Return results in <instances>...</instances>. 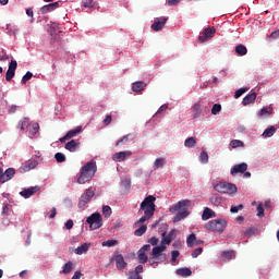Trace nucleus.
Here are the masks:
<instances>
[{
  "label": "nucleus",
  "mask_w": 279,
  "mask_h": 279,
  "mask_svg": "<svg viewBox=\"0 0 279 279\" xmlns=\"http://www.w3.org/2000/svg\"><path fill=\"white\" fill-rule=\"evenodd\" d=\"M156 197L153 195H148L142 203H141V211H144V216L140 218L138 221L134 223L135 227L148 221L155 214L156 210Z\"/></svg>",
  "instance_id": "1"
},
{
  "label": "nucleus",
  "mask_w": 279,
  "mask_h": 279,
  "mask_svg": "<svg viewBox=\"0 0 279 279\" xmlns=\"http://www.w3.org/2000/svg\"><path fill=\"white\" fill-rule=\"evenodd\" d=\"M191 207V201L184 199V201H179L177 204L170 207V213L174 214L178 211V214L173 217V223H178L190 215L187 211V208Z\"/></svg>",
  "instance_id": "2"
},
{
  "label": "nucleus",
  "mask_w": 279,
  "mask_h": 279,
  "mask_svg": "<svg viewBox=\"0 0 279 279\" xmlns=\"http://www.w3.org/2000/svg\"><path fill=\"white\" fill-rule=\"evenodd\" d=\"M97 171V165L95 160H90L84 165L80 170V177L77 179L78 184H85L94 179Z\"/></svg>",
  "instance_id": "3"
},
{
  "label": "nucleus",
  "mask_w": 279,
  "mask_h": 279,
  "mask_svg": "<svg viewBox=\"0 0 279 279\" xmlns=\"http://www.w3.org/2000/svg\"><path fill=\"white\" fill-rule=\"evenodd\" d=\"M167 250V246L161 244L155 246L149 257V265L155 266L157 264L163 263L167 260V255L163 252Z\"/></svg>",
  "instance_id": "4"
},
{
  "label": "nucleus",
  "mask_w": 279,
  "mask_h": 279,
  "mask_svg": "<svg viewBox=\"0 0 279 279\" xmlns=\"http://www.w3.org/2000/svg\"><path fill=\"white\" fill-rule=\"evenodd\" d=\"M206 230L211 231V232H219L222 233L225 232L227 228V220L226 219H214L208 221L205 225Z\"/></svg>",
  "instance_id": "5"
},
{
  "label": "nucleus",
  "mask_w": 279,
  "mask_h": 279,
  "mask_svg": "<svg viewBox=\"0 0 279 279\" xmlns=\"http://www.w3.org/2000/svg\"><path fill=\"white\" fill-rule=\"evenodd\" d=\"M215 191L220 194L233 195L236 193V186L232 183L220 182L215 185Z\"/></svg>",
  "instance_id": "6"
},
{
  "label": "nucleus",
  "mask_w": 279,
  "mask_h": 279,
  "mask_svg": "<svg viewBox=\"0 0 279 279\" xmlns=\"http://www.w3.org/2000/svg\"><path fill=\"white\" fill-rule=\"evenodd\" d=\"M86 223L89 225V230H97L102 227V216L99 213H95L87 217Z\"/></svg>",
  "instance_id": "7"
},
{
  "label": "nucleus",
  "mask_w": 279,
  "mask_h": 279,
  "mask_svg": "<svg viewBox=\"0 0 279 279\" xmlns=\"http://www.w3.org/2000/svg\"><path fill=\"white\" fill-rule=\"evenodd\" d=\"M94 195H95V192L93 187L86 189L84 194H82L78 201V209L84 210L86 208V205L89 204V202L94 197Z\"/></svg>",
  "instance_id": "8"
},
{
  "label": "nucleus",
  "mask_w": 279,
  "mask_h": 279,
  "mask_svg": "<svg viewBox=\"0 0 279 279\" xmlns=\"http://www.w3.org/2000/svg\"><path fill=\"white\" fill-rule=\"evenodd\" d=\"M39 162L36 159H28L22 166L20 167L19 171L20 173H26L34 169L35 167H38Z\"/></svg>",
  "instance_id": "9"
},
{
  "label": "nucleus",
  "mask_w": 279,
  "mask_h": 279,
  "mask_svg": "<svg viewBox=\"0 0 279 279\" xmlns=\"http://www.w3.org/2000/svg\"><path fill=\"white\" fill-rule=\"evenodd\" d=\"M167 22H168V17L166 16L157 17L154 24L150 25V28H153L155 32H159L165 28Z\"/></svg>",
  "instance_id": "10"
},
{
  "label": "nucleus",
  "mask_w": 279,
  "mask_h": 279,
  "mask_svg": "<svg viewBox=\"0 0 279 279\" xmlns=\"http://www.w3.org/2000/svg\"><path fill=\"white\" fill-rule=\"evenodd\" d=\"M81 132L82 126H77L76 129L68 131V133L63 137L59 138V142L63 144L65 143V141H69L70 138H74L75 136H77Z\"/></svg>",
  "instance_id": "11"
},
{
  "label": "nucleus",
  "mask_w": 279,
  "mask_h": 279,
  "mask_svg": "<svg viewBox=\"0 0 279 279\" xmlns=\"http://www.w3.org/2000/svg\"><path fill=\"white\" fill-rule=\"evenodd\" d=\"M177 234H178V229H171V231L169 232L168 235H166V232H163L161 244L163 246L165 245H170V243L172 242V240L175 238Z\"/></svg>",
  "instance_id": "12"
},
{
  "label": "nucleus",
  "mask_w": 279,
  "mask_h": 279,
  "mask_svg": "<svg viewBox=\"0 0 279 279\" xmlns=\"http://www.w3.org/2000/svg\"><path fill=\"white\" fill-rule=\"evenodd\" d=\"M215 34H216V28L209 27L204 31L203 35H201L198 39L201 43H205L208 39L214 38Z\"/></svg>",
  "instance_id": "13"
},
{
  "label": "nucleus",
  "mask_w": 279,
  "mask_h": 279,
  "mask_svg": "<svg viewBox=\"0 0 279 279\" xmlns=\"http://www.w3.org/2000/svg\"><path fill=\"white\" fill-rule=\"evenodd\" d=\"M39 191H40V186H32L21 191L20 195L23 196L24 198H29L31 196L35 195Z\"/></svg>",
  "instance_id": "14"
},
{
  "label": "nucleus",
  "mask_w": 279,
  "mask_h": 279,
  "mask_svg": "<svg viewBox=\"0 0 279 279\" xmlns=\"http://www.w3.org/2000/svg\"><path fill=\"white\" fill-rule=\"evenodd\" d=\"M133 155L132 150L119 151L116 153L112 157L113 161L123 162L126 157H131Z\"/></svg>",
  "instance_id": "15"
},
{
  "label": "nucleus",
  "mask_w": 279,
  "mask_h": 279,
  "mask_svg": "<svg viewBox=\"0 0 279 279\" xmlns=\"http://www.w3.org/2000/svg\"><path fill=\"white\" fill-rule=\"evenodd\" d=\"M247 170V163L246 162H241L239 165H234L231 169V174L234 177L235 174L239 173H245Z\"/></svg>",
  "instance_id": "16"
},
{
  "label": "nucleus",
  "mask_w": 279,
  "mask_h": 279,
  "mask_svg": "<svg viewBox=\"0 0 279 279\" xmlns=\"http://www.w3.org/2000/svg\"><path fill=\"white\" fill-rule=\"evenodd\" d=\"M60 8V3L59 2H52L46 5H43L40 8V13L41 14H47L49 12H53L54 10H58Z\"/></svg>",
  "instance_id": "17"
},
{
  "label": "nucleus",
  "mask_w": 279,
  "mask_h": 279,
  "mask_svg": "<svg viewBox=\"0 0 279 279\" xmlns=\"http://www.w3.org/2000/svg\"><path fill=\"white\" fill-rule=\"evenodd\" d=\"M113 259H114V262H116V267H117V269H119V270H122V269H124V268L128 266V264H126V262L124 260V257H123L122 254L116 255V256L113 257Z\"/></svg>",
  "instance_id": "18"
},
{
  "label": "nucleus",
  "mask_w": 279,
  "mask_h": 279,
  "mask_svg": "<svg viewBox=\"0 0 279 279\" xmlns=\"http://www.w3.org/2000/svg\"><path fill=\"white\" fill-rule=\"evenodd\" d=\"M135 136L134 134L130 133L124 135L122 138H119L116 143V146H120V145H126L129 142L134 141Z\"/></svg>",
  "instance_id": "19"
},
{
  "label": "nucleus",
  "mask_w": 279,
  "mask_h": 279,
  "mask_svg": "<svg viewBox=\"0 0 279 279\" xmlns=\"http://www.w3.org/2000/svg\"><path fill=\"white\" fill-rule=\"evenodd\" d=\"M215 217H216V213L213 209H210L209 207H205V209L203 211V216H202L203 221H207Z\"/></svg>",
  "instance_id": "20"
},
{
  "label": "nucleus",
  "mask_w": 279,
  "mask_h": 279,
  "mask_svg": "<svg viewBox=\"0 0 279 279\" xmlns=\"http://www.w3.org/2000/svg\"><path fill=\"white\" fill-rule=\"evenodd\" d=\"M15 175V169L14 168H9L3 172V182H10Z\"/></svg>",
  "instance_id": "21"
},
{
  "label": "nucleus",
  "mask_w": 279,
  "mask_h": 279,
  "mask_svg": "<svg viewBox=\"0 0 279 279\" xmlns=\"http://www.w3.org/2000/svg\"><path fill=\"white\" fill-rule=\"evenodd\" d=\"M256 98H257V94H256V93H251V94H248V95L244 98V100H242V105L247 106V105H250V104H254L255 100H256Z\"/></svg>",
  "instance_id": "22"
},
{
  "label": "nucleus",
  "mask_w": 279,
  "mask_h": 279,
  "mask_svg": "<svg viewBox=\"0 0 279 279\" xmlns=\"http://www.w3.org/2000/svg\"><path fill=\"white\" fill-rule=\"evenodd\" d=\"M147 86V84H145L144 82H134L132 84V90L134 93H140L142 90H144V88Z\"/></svg>",
  "instance_id": "23"
},
{
  "label": "nucleus",
  "mask_w": 279,
  "mask_h": 279,
  "mask_svg": "<svg viewBox=\"0 0 279 279\" xmlns=\"http://www.w3.org/2000/svg\"><path fill=\"white\" fill-rule=\"evenodd\" d=\"M78 145H80V144L76 143L75 140H72L71 142H69V143L65 144V149H66L68 151L74 153V151H76V149L78 148Z\"/></svg>",
  "instance_id": "24"
},
{
  "label": "nucleus",
  "mask_w": 279,
  "mask_h": 279,
  "mask_svg": "<svg viewBox=\"0 0 279 279\" xmlns=\"http://www.w3.org/2000/svg\"><path fill=\"white\" fill-rule=\"evenodd\" d=\"M90 247V244H83V245H80L77 246L76 251H74V253H76L77 255H82V254H86L88 252Z\"/></svg>",
  "instance_id": "25"
},
{
  "label": "nucleus",
  "mask_w": 279,
  "mask_h": 279,
  "mask_svg": "<svg viewBox=\"0 0 279 279\" xmlns=\"http://www.w3.org/2000/svg\"><path fill=\"white\" fill-rule=\"evenodd\" d=\"M73 269H74V263L73 262H68L63 266V270L61 271V274L69 275L73 271Z\"/></svg>",
  "instance_id": "26"
},
{
  "label": "nucleus",
  "mask_w": 279,
  "mask_h": 279,
  "mask_svg": "<svg viewBox=\"0 0 279 279\" xmlns=\"http://www.w3.org/2000/svg\"><path fill=\"white\" fill-rule=\"evenodd\" d=\"M175 274L180 277H190L193 275V271H191L189 268H179L177 269Z\"/></svg>",
  "instance_id": "27"
},
{
  "label": "nucleus",
  "mask_w": 279,
  "mask_h": 279,
  "mask_svg": "<svg viewBox=\"0 0 279 279\" xmlns=\"http://www.w3.org/2000/svg\"><path fill=\"white\" fill-rule=\"evenodd\" d=\"M276 133V128L275 126H269L267 128L264 133H263V137L264 138H271Z\"/></svg>",
  "instance_id": "28"
},
{
  "label": "nucleus",
  "mask_w": 279,
  "mask_h": 279,
  "mask_svg": "<svg viewBox=\"0 0 279 279\" xmlns=\"http://www.w3.org/2000/svg\"><path fill=\"white\" fill-rule=\"evenodd\" d=\"M235 53H238L240 57H243L247 53L246 46H243V44H239V46L235 47Z\"/></svg>",
  "instance_id": "29"
},
{
  "label": "nucleus",
  "mask_w": 279,
  "mask_h": 279,
  "mask_svg": "<svg viewBox=\"0 0 279 279\" xmlns=\"http://www.w3.org/2000/svg\"><path fill=\"white\" fill-rule=\"evenodd\" d=\"M28 126H29L28 118H24L17 124V129H20L21 131H25Z\"/></svg>",
  "instance_id": "30"
},
{
  "label": "nucleus",
  "mask_w": 279,
  "mask_h": 279,
  "mask_svg": "<svg viewBox=\"0 0 279 279\" xmlns=\"http://www.w3.org/2000/svg\"><path fill=\"white\" fill-rule=\"evenodd\" d=\"M147 230H148V227H147V226H145V225H143V226H141V228H140V229H135V231H134V235H135V236H137V238H141V236H143V235H144V233H146V232H147Z\"/></svg>",
  "instance_id": "31"
},
{
  "label": "nucleus",
  "mask_w": 279,
  "mask_h": 279,
  "mask_svg": "<svg viewBox=\"0 0 279 279\" xmlns=\"http://www.w3.org/2000/svg\"><path fill=\"white\" fill-rule=\"evenodd\" d=\"M195 242H196V234L192 233L187 236L186 239V244L189 247H194L195 246Z\"/></svg>",
  "instance_id": "32"
},
{
  "label": "nucleus",
  "mask_w": 279,
  "mask_h": 279,
  "mask_svg": "<svg viewBox=\"0 0 279 279\" xmlns=\"http://www.w3.org/2000/svg\"><path fill=\"white\" fill-rule=\"evenodd\" d=\"M192 110H193V113H194L193 118L194 119L199 118V116H201V105L199 104H194L193 107H192Z\"/></svg>",
  "instance_id": "33"
},
{
  "label": "nucleus",
  "mask_w": 279,
  "mask_h": 279,
  "mask_svg": "<svg viewBox=\"0 0 279 279\" xmlns=\"http://www.w3.org/2000/svg\"><path fill=\"white\" fill-rule=\"evenodd\" d=\"M120 186H122V189H124L125 191H129L130 187L132 186V180H130L129 178H125L120 184Z\"/></svg>",
  "instance_id": "34"
},
{
  "label": "nucleus",
  "mask_w": 279,
  "mask_h": 279,
  "mask_svg": "<svg viewBox=\"0 0 279 279\" xmlns=\"http://www.w3.org/2000/svg\"><path fill=\"white\" fill-rule=\"evenodd\" d=\"M199 160H201V162H202L203 165L208 163V162H209V155H208V153L203 150V151L201 153Z\"/></svg>",
  "instance_id": "35"
},
{
  "label": "nucleus",
  "mask_w": 279,
  "mask_h": 279,
  "mask_svg": "<svg viewBox=\"0 0 279 279\" xmlns=\"http://www.w3.org/2000/svg\"><path fill=\"white\" fill-rule=\"evenodd\" d=\"M138 262L141 264H146L148 262V256L145 252L138 251Z\"/></svg>",
  "instance_id": "36"
},
{
  "label": "nucleus",
  "mask_w": 279,
  "mask_h": 279,
  "mask_svg": "<svg viewBox=\"0 0 279 279\" xmlns=\"http://www.w3.org/2000/svg\"><path fill=\"white\" fill-rule=\"evenodd\" d=\"M184 145H185L186 148H194L196 146V140L194 137H189L185 141Z\"/></svg>",
  "instance_id": "37"
},
{
  "label": "nucleus",
  "mask_w": 279,
  "mask_h": 279,
  "mask_svg": "<svg viewBox=\"0 0 279 279\" xmlns=\"http://www.w3.org/2000/svg\"><path fill=\"white\" fill-rule=\"evenodd\" d=\"M118 241H116V240H108V241H104L102 243H101V246L102 247H112V246H117L118 245Z\"/></svg>",
  "instance_id": "38"
},
{
  "label": "nucleus",
  "mask_w": 279,
  "mask_h": 279,
  "mask_svg": "<svg viewBox=\"0 0 279 279\" xmlns=\"http://www.w3.org/2000/svg\"><path fill=\"white\" fill-rule=\"evenodd\" d=\"M167 161L165 158H158L156 159L154 166L156 167V169H159V168H163L166 166Z\"/></svg>",
  "instance_id": "39"
},
{
  "label": "nucleus",
  "mask_w": 279,
  "mask_h": 279,
  "mask_svg": "<svg viewBox=\"0 0 279 279\" xmlns=\"http://www.w3.org/2000/svg\"><path fill=\"white\" fill-rule=\"evenodd\" d=\"M248 92V87H241L239 88L235 93H234V98L238 99L240 98L242 95H244L245 93Z\"/></svg>",
  "instance_id": "40"
},
{
  "label": "nucleus",
  "mask_w": 279,
  "mask_h": 279,
  "mask_svg": "<svg viewBox=\"0 0 279 279\" xmlns=\"http://www.w3.org/2000/svg\"><path fill=\"white\" fill-rule=\"evenodd\" d=\"M221 256L226 258L227 260H231L234 257L233 251H225L221 253Z\"/></svg>",
  "instance_id": "41"
},
{
  "label": "nucleus",
  "mask_w": 279,
  "mask_h": 279,
  "mask_svg": "<svg viewBox=\"0 0 279 279\" xmlns=\"http://www.w3.org/2000/svg\"><path fill=\"white\" fill-rule=\"evenodd\" d=\"M54 159H56V161H57L58 163H63V162H65V160H66L64 154H62V153H57V154L54 155Z\"/></svg>",
  "instance_id": "42"
},
{
  "label": "nucleus",
  "mask_w": 279,
  "mask_h": 279,
  "mask_svg": "<svg viewBox=\"0 0 279 279\" xmlns=\"http://www.w3.org/2000/svg\"><path fill=\"white\" fill-rule=\"evenodd\" d=\"M111 208L108 205L102 206V215L105 218H109L111 216Z\"/></svg>",
  "instance_id": "43"
},
{
  "label": "nucleus",
  "mask_w": 279,
  "mask_h": 279,
  "mask_svg": "<svg viewBox=\"0 0 279 279\" xmlns=\"http://www.w3.org/2000/svg\"><path fill=\"white\" fill-rule=\"evenodd\" d=\"M230 146L232 148H239V147H243L244 146V143L240 140H233L231 143H230Z\"/></svg>",
  "instance_id": "44"
},
{
  "label": "nucleus",
  "mask_w": 279,
  "mask_h": 279,
  "mask_svg": "<svg viewBox=\"0 0 279 279\" xmlns=\"http://www.w3.org/2000/svg\"><path fill=\"white\" fill-rule=\"evenodd\" d=\"M82 5L85 9H92V8H94L95 2H94V0H85V1L82 2Z\"/></svg>",
  "instance_id": "45"
},
{
  "label": "nucleus",
  "mask_w": 279,
  "mask_h": 279,
  "mask_svg": "<svg viewBox=\"0 0 279 279\" xmlns=\"http://www.w3.org/2000/svg\"><path fill=\"white\" fill-rule=\"evenodd\" d=\"M14 76H15V72H14V71H11V70H8V71H7V74H5V81H7V82H11Z\"/></svg>",
  "instance_id": "46"
},
{
  "label": "nucleus",
  "mask_w": 279,
  "mask_h": 279,
  "mask_svg": "<svg viewBox=\"0 0 279 279\" xmlns=\"http://www.w3.org/2000/svg\"><path fill=\"white\" fill-rule=\"evenodd\" d=\"M221 110L220 104H215L214 108H211V114L217 116Z\"/></svg>",
  "instance_id": "47"
},
{
  "label": "nucleus",
  "mask_w": 279,
  "mask_h": 279,
  "mask_svg": "<svg viewBox=\"0 0 279 279\" xmlns=\"http://www.w3.org/2000/svg\"><path fill=\"white\" fill-rule=\"evenodd\" d=\"M33 77L32 72H26V74L22 77V83L26 84L28 81H31Z\"/></svg>",
  "instance_id": "48"
},
{
  "label": "nucleus",
  "mask_w": 279,
  "mask_h": 279,
  "mask_svg": "<svg viewBox=\"0 0 279 279\" xmlns=\"http://www.w3.org/2000/svg\"><path fill=\"white\" fill-rule=\"evenodd\" d=\"M244 209V205L243 204H239L238 206H232L231 207V213L232 214H236L239 213V210H243Z\"/></svg>",
  "instance_id": "49"
},
{
  "label": "nucleus",
  "mask_w": 279,
  "mask_h": 279,
  "mask_svg": "<svg viewBox=\"0 0 279 279\" xmlns=\"http://www.w3.org/2000/svg\"><path fill=\"white\" fill-rule=\"evenodd\" d=\"M259 117H269L270 116V111L268 108H263L262 110H259V113H258Z\"/></svg>",
  "instance_id": "50"
},
{
  "label": "nucleus",
  "mask_w": 279,
  "mask_h": 279,
  "mask_svg": "<svg viewBox=\"0 0 279 279\" xmlns=\"http://www.w3.org/2000/svg\"><path fill=\"white\" fill-rule=\"evenodd\" d=\"M17 68V61L16 60H11L10 64H9V71L15 72Z\"/></svg>",
  "instance_id": "51"
},
{
  "label": "nucleus",
  "mask_w": 279,
  "mask_h": 279,
  "mask_svg": "<svg viewBox=\"0 0 279 279\" xmlns=\"http://www.w3.org/2000/svg\"><path fill=\"white\" fill-rule=\"evenodd\" d=\"M256 211H257V217H259V218L264 217V207H263V204L257 205Z\"/></svg>",
  "instance_id": "52"
},
{
  "label": "nucleus",
  "mask_w": 279,
  "mask_h": 279,
  "mask_svg": "<svg viewBox=\"0 0 279 279\" xmlns=\"http://www.w3.org/2000/svg\"><path fill=\"white\" fill-rule=\"evenodd\" d=\"M210 203L214 204L215 206H219L221 203V198L217 196L210 197Z\"/></svg>",
  "instance_id": "53"
},
{
  "label": "nucleus",
  "mask_w": 279,
  "mask_h": 279,
  "mask_svg": "<svg viewBox=\"0 0 279 279\" xmlns=\"http://www.w3.org/2000/svg\"><path fill=\"white\" fill-rule=\"evenodd\" d=\"M202 252H203V247L195 248V250L193 251V253H192V257H193V258H197L198 255L202 254Z\"/></svg>",
  "instance_id": "54"
},
{
  "label": "nucleus",
  "mask_w": 279,
  "mask_h": 279,
  "mask_svg": "<svg viewBox=\"0 0 279 279\" xmlns=\"http://www.w3.org/2000/svg\"><path fill=\"white\" fill-rule=\"evenodd\" d=\"M129 279H142V276L137 272L131 271L129 272Z\"/></svg>",
  "instance_id": "55"
},
{
  "label": "nucleus",
  "mask_w": 279,
  "mask_h": 279,
  "mask_svg": "<svg viewBox=\"0 0 279 279\" xmlns=\"http://www.w3.org/2000/svg\"><path fill=\"white\" fill-rule=\"evenodd\" d=\"M2 215L3 216H9L10 215V207L8 204H4L2 207Z\"/></svg>",
  "instance_id": "56"
},
{
  "label": "nucleus",
  "mask_w": 279,
  "mask_h": 279,
  "mask_svg": "<svg viewBox=\"0 0 279 279\" xmlns=\"http://www.w3.org/2000/svg\"><path fill=\"white\" fill-rule=\"evenodd\" d=\"M38 132H39V124L38 123L33 124V129L31 131V134L34 136Z\"/></svg>",
  "instance_id": "57"
},
{
  "label": "nucleus",
  "mask_w": 279,
  "mask_h": 279,
  "mask_svg": "<svg viewBox=\"0 0 279 279\" xmlns=\"http://www.w3.org/2000/svg\"><path fill=\"white\" fill-rule=\"evenodd\" d=\"M171 255H172V259H171L172 264H174L175 260L178 259V257L180 256V252L179 251H172Z\"/></svg>",
  "instance_id": "58"
},
{
  "label": "nucleus",
  "mask_w": 279,
  "mask_h": 279,
  "mask_svg": "<svg viewBox=\"0 0 279 279\" xmlns=\"http://www.w3.org/2000/svg\"><path fill=\"white\" fill-rule=\"evenodd\" d=\"M73 226H74V222L72 219H69L66 222H65V228L66 230H72L73 229Z\"/></svg>",
  "instance_id": "59"
},
{
  "label": "nucleus",
  "mask_w": 279,
  "mask_h": 279,
  "mask_svg": "<svg viewBox=\"0 0 279 279\" xmlns=\"http://www.w3.org/2000/svg\"><path fill=\"white\" fill-rule=\"evenodd\" d=\"M168 108H169L168 105H166V104L161 105V106L159 107V109H158V111H157L156 114L162 113L163 111L168 110Z\"/></svg>",
  "instance_id": "60"
},
{
  "label": "nucleus",
  "mask_w": 279,
  "mask_h": 279,
  "mask_svg": "<svg viewBox=\"0 0 279 279\" xmlns=\"http://www.w3.org/2000/svg\"><path fill=\"white\" fill-rule=\"evenodd\" d=\"M158 242H159V240H158L156 236L150 238V239L148 240V243H149L150 245H153V246H156V245L158 244Z\"/></svg>",
  "instance_id": "61"
},
{
  "label": "nucleus",
  "mask_w": 279,
  "mask_h": 279,
  "mask_svg": "<svg viewBox=\"0 0 279 279\" xmlns=\"http://www.w3.org/2000/svg\"><path fill=\"white\" fill-rule=\"evenodd\" d=\"M111 121H112L111 116H107V117H105V119L102 120V123H104L105 125H108L109 123H111Z\"/></svg>",
  "instance_id": "62"
},
{
  "label": "nucleus",
  "mask_w": 279,
  "mask_h": 279,
  "mask_svg": "<svg viewBox=\"0 0 279 279\" xmlns=\"http://www.w3.org/2000/svg\"><path fill=\"white\" fill-rule=\"evenodd\" d=\"M270 38H274V39L279 38V31L271 32Z\"/></svg>",
  "instance_id": "63"
},
{
  "label": "nucleus",
  "mask_w": 279,
  "mask_h": 279,
  "mask_svg": "<svg viewBox=\"0 0 279 279\" xmlns=\"http://www.w3.org/2000/svg\"><path fill=\"white\" fill-rule=\"evenodd\" d=\"M82 272L76 271L73 274L72 279H81Z\"/></svg>",
  "instance_id": "64"
}]
</instances>
